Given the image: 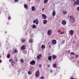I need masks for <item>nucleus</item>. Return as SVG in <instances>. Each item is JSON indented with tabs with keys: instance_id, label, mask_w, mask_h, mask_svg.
<instances>
[{
	"instance_id": "nucleus-11",
	"label": "nucleus",
	"mask_w": 79,
	"mask_h": 79,
	"mask_svg": "<svg viewBox=\"0 0 79 79\" xmlns=\"http://www.w3.org/2000/svg\"><path fill=\"white\" fill-rule=\"evenodd\" d=\"M62 24L63 25H65L66 24V22L65 20H63L62 22Z\"/></svg>"
},
{
	"instance_id": "nucleus-37",
	"label": "nucleus",
	"mask_w": 79,
	"mask_h": 79,
	"mask_svg": "<svg viewBox=\"0 0 79 79\" xmlns=\"http://www.w3.org/2000/svg\"><path fill=\"white\" fill-rule=\"evenodd\" d=\"M19 1V0H15V2H18Z\"/></svg>"
},
{
	"instance_id": "nucleus-1",
	"label": "nucleus",
	"mask_w": 79,
	"mask_h": 79,
	"mask_svg": "<svg viewBox=\"0 0 79 79\" xmlns=\"http://www.w3.org/2000/svg\"><path fill=\"white\" fill-rule=\"evenodd\" d=\"M69 17L70 19L71 23H74L75 21V17L73 16H69Z\"/></svg>"
},
{
	"instance_id": "nucleus-23",
	"label": "nucleus",
	"mask_w": 79,
	"mask_h": 79,
	"mask_svg": "<svg viewBox=\"0 0 79 79\" xmlns=\"http://www.w3.org/2000/svg\"><path fill=\"white\" fill-rule=\"evenodd\" d=\"M10 62H15V61L13 60V59H9Z\"/></svg>"
},
{
	"instance_id": "nucleus-50",
	"label": "nucleus",
	"mask_w": 79,
	"mask_h": 79,
	"mask_svg": "<svg viewBox=\"0 0 79 79\" xmlns=\"http://www.w3.org/2000/svg\"><path fill=\"white\" fill-rule=\"evenodd\" d=\"M50 65H49L48 66V68H50Z\"/></svg>"
},
{
	"instance_id": "nucleus-9",
	"label": "nucleus",
	"mask_w": 79,
	"mask_h": 79,
	"mask_svg": "<svg viewBox=\"0 0 79 79\" xmlns=\"http://www.w3.org/2000/svg\"><path fill=\"white\" fill-rule=\"evenodd\" d=\"M42 16L44 19H47V15H45L43 14H42Z\"/></svg>"
},
{
	"instance_id": "nucleus-6",
	"label": "nucleus",
	"mask_w": 79,
	"mask_h": 79,
	"mask_svg": "<svg viewBox=\"0 0 79 79\" xmlns=\"http://www.w3.org/2000/svg\"><path fill=\"white\" fill-rule=\"evenodd\" d=\"M52 30H48L47 32V34L48 35H50L51 34H52Z\"/></svg>"
},
{
	"instance_id": "nucleus-52",
	"label": "nucleus",
	"mask_w": 79,
	"mask_h": 79,
	"mask_svg": "<svg viewBox=\"0 0 79 79\" xmlns=\"http://www.w3.org/2000/svg\"><path fill=\"white\" fill-rule=\"evenodd\" d=\"M6 33H7V32H5V34H6Z\"/></svg>"
},
{
	"instance_id": "nucleus-45",
	"label": "nucleus",
	"mask_w": 79,
	"mask_h": 79,
	"mask_svg": "<svg viewBox=\"0 0 79 79\" xmlns=\"http://www.w3.org/2000/svg\"><path fill=\"white\" fill-rule=\"evenodd\" d=\"M61 32V31H59V30L58 31V32L59 33V32Z\"/></svg>"
},
{
	"instance_id": "nucleus-7",
	"label": "nucleus",
	"mask_w": 79,
	"mask_h": 79,
	"mask_svg": "<svg viewBox=\"0 0 79 79\" xmlns=\"http://www.w3.org/2000/svg\"><path fill=\"white\" fill-rule=\"evenodd\" d=\"M52 43L53 45H55L56 44V41L55 40H53Z\"/></svg>"
},
{
	"instance_id": "nucleus-14",
	"label": "nucleus",
	"mask_w": 79,
	"mask_h": 79,
	"mask_svg": "<svg viewBox=\"0 0 79 79\" xmlns=\"http://www.w3.org/2000/svg\"><path fill=\"white\" fill-rule=\"evenodd\" d=\"M31 10L33 11H35V10H36V8H35V6H33L31 7Z\"/></svg>"
},
{
	"instance_id": "nucleus-10",
	"label": "nucleus",
	"mask_w": 79,
	"mask_h": 79,
	"mask_svg": "<svg viewBox=\"0 0 79 79\" xmlns=\"http://www.w3.org/2000/svg\"><path fill=\"white\" fill-rule=\"evenodd\" d=\"M21 48L22 50H24L26 49V46L24 45H23L21 47Z\"/></svg>"
},
{
	"instance_id": "nucleus-31",
	"label": "nucleus",
	"mask_w": 79,
	"mask_h": 79,
	"mask_svg": "<svg viewBox=\"0 0 79 79\" xmlns=\"http://www.w3.org/2000/svg\"><path fill=\"white\" fill-rule=\"evenodd\" d=\"M64 33V31H62L60 33V34H63Z\"/></svg>"
},
{
	"instance_id": "nucleus-15",
	"label": "nucleus",
	"mask_w": 79,
	"mask_h": 79,
	"mask_svg": "<svg viewBox=\"0 0 79 79\" xmlns=\"http://www.w3.org/2000/svg\"><path fill=\"white\" fill-rule=\"evenodd\" d=\"M52 16H55V15H56V12H55V11L53 10L52 11Z\"/></svg>"
},
{
	"instance_id": "nucleus-5",
	"label": "nucleus",
	"mask_w": 79,
	"mask_h": 79,
	"mask_svg": "<svg viewBox=\"0 0 79 79\" xmlns=\"http://www.w3.org/2000/svg\"><path fill=\"white\" fill-rule=\"evenodd\" d=\"M31 65H34L35 64V61L34 60H32L30 62Z\"/></svg>"
},
{
	"instance_id": "nucleus-48",
	"label": "nucleus",
	"mask_w": 79,
	"mask_h": 79,
	"mask_svg": "<svg viewBox=\"0 0 79 79\" xmlns=\"http://www.w3.org/2000/svg\"><path fill=\"white\" fill-rule=\"evenodd\" d=\"M68 53H70V51H68Z\"/></svg>"
},
{
	"instance_id": "nucleus-34",
	"label": "nucleus",
	"mask_w": 79,
	"mask_h": 79,
	"mask_svg": "<svg viewBox=\"0 0 79 79\" xmlns=\"http://www.w3.org/2000/svg\"><path fill=\"white\" fill-rule=\"evenodd\" d=\"M41 79H44V77L43 76H42L41 77Z\"/></svg>"
},
{
	"instance_id": "nucleus-51",
	"label": "nucleus",
	"mask_w": 79,
	"mask_h": 79,
	"mask_svg": "<svg viewBox=\"0 0 79 79\" xmlns=\"http://www.w3.org/2000/svg\"><path fill=\"white\" fill-rule=\"evenodd\" d=\"M44 8H43L42 9V10L44 11Z\"/></svg>"
},
{
	"instance_id": "nucleus-36",
	"label": "nucleus",
	"mask_w": 79,
	"mask_h": 79,
	"mask_svg": "<svg viewBox=\"0 0 79 79\" xmlns=\"http://www.w3.org/2000/svg\"><path fill=\"white\" fill-rule=\"evenodd\" d=\"M66 13H67V12H66V11H64V14H65V15H66Z\"/></svg>"
},
{
	"instance_id": "nucleus-40",
	"label": "nucleus",
	"mask_w": 79,
	"mask_h": 79,
	"mask_svg": "<svg viewBox=\"0 0 79 79\" xmlns=\"http://www.w3.org/2000/svg\"><path fill=\"white\" fill-rule=\"evenodd\" d=\"M18 61V59H17V58H16V60H15V61L17 62Z\"/></svg>"
},
{
	"instance_id": "nucleus-3",
	"label": "nucleus",
	"mask_w": 79,
	"mask_h": 79,
	"mask_svg": "<svg viewBox=\"0 0 79 79\" xmlns=\"http://www.w3.org/2000/svg\"><path fill=\"white\" fill-rule=\"evenodd\" d=\"M79 5V0H77L76 1H75L73 4V6H76V5Z\"/></svg>"
},
{
	"instance_id": "nucleus-32",
	"label": "nucleus",
	"mask_w": 79,
	"mask_h": 79,
	"mask_svg": "<svg viewBox=\"0 0 79 79\" xmlns=\"http://www.w3.org/2000/svg\"><path fill=\"white\" fill-rule=\"evenodd\" d=\"M22 42L23 43H24V42H25V39H23V40H22Z\"/></svg>"
},
{
	"instance_id": "nucleus-29",
	"label": "nucleus",
	"mask_w": 79,
	"mask_h": 79,
	"mask_svg": "<svg viewBox=\"0 0 79 79\" xmlns=\"http://www.w3.org/2000/svg\"><path fill=\"white\" fill-rule=\"evenodd\" d=\"M29 41L30 43H31H31H32V42L33 41L31 39H30Z\"/></svg>"
},
{
	"instance_id": "nucleus-41",
	"label": "nucleus",
	"mask_w": 79,
	"mask_h": 79,
	"mask_svg": "<svg viewBox=\"0 0 79 79\" xmlns=\"http://www.w3.org/2000/svg\"><path fill=\"white\" fill-rule=\"evenodd\" d=\"M62 43H63V44H64V40H63L62 41Z\"/></svg>"
},
{
	"instance_id": "nucleus-18",
	"label": "nucleus",
	"mask_w": 79,
	"mask_h": 79,
	"mask_svg": "<svg viewBox=\"0 0 79 79\" xmlns=\"http://www.w3.org/2000/svg\"><path fill=\"white\" fill-rule=\"evenodd\" d=\"M52 66L54 68H56L57 67V65L56 64H53Z\"/></svg>"
},
{
	"instance_id": "nucleus-20",
	"label": "nucleus",
	"mask_w": 79,
	"mask_h": 79,
	"mask_svg": "<svg viewBox=\"0 0 79 79\" xmlns=\"http://www.w3.org/2000/svg\"><path fill=\"white\" fill-rule=\"evenodd\" d=\"M41 48L42 49H44L45 48V45L44 44L42 45L41 46Z\"/></svg>"
},
{
	"instance_id": "nucleus-27",
	"label": "nucleus",
	"mask_w": 79,
	"mask_h": 79,
	"mask_svg": "<svg viewBox=\"0 0 79 79\" xmlns=\"http://www.w3.org/2000/svg\"><path fill=\"white\" fill-rule=\"evenodd\" d=\"M7 58H10V54H8L7 55Z\"/></svg>"
},
{
	"instance_id": "nucleus-47",
	"label": "nucleus",
	"mask_w": 79,
	"mask_h": 79,
	"mask_svg": "<svg viewBox=\"0 0 79 79\" xmlns=\"http://www.w3.org/2000/svg\"><path fill=\"white\" fill-rule=\"evenodd\" d=\"M76 0H71V1H73V2H74Z\"/></svg>"
},
{
	"instance_id": "nucleus-42",
	"label": "nucleus",
	"mask_w": 79,
	"mask_h": 79,
	"mask_svg": "<svg viewBox=\"0 0 79 79\" xmlns=\"http://www.w3.org/2000/svg\"><path fill=\"white\" fill-rule=\"evenodd\" d=\"M2 62V60H0V63H1Z\"/></svg>"
},
{
	"instance_id": "nucleus-39",
	"label": "nucleus",
	"mask_w": 79,
	"mask_h": 79,
	"mask_svg": "<svg viewBox=\"0 0 79 79\" xmlns=\"http://www.w3.org/2000/svg\"><path fill=\"white\" fill-rule=\"evenodd\" d=\"M41 67H42V65L40 64L39 65V68H41Z\"/></svg>"
},
{
	"instance_id": "nucleus-54",
	"label": "nucleus",
	"mask_w": 79,
	"mask_h": 79,
	"mask_svg": "<svg viewBox=\"0 0 79 79\" xmlns=\"http://www.w3.org/2000/svg\"><path fill=\"white\" fill-rule=\"evenodd\" d=\"M31 0H29V2H30V1H31Z\"/></svg>"
},
{
	"instance_id": "nucleus-16",
	"label": "nucleus",
	"mask_w": 79,
	"mask_h": 79,
	"mask_svg": "<svg viewBox=\"0 0 79 79\" xmlns=\"http://www.w3.org/2000/svg\"><path fill=\"white\" fill-rule=\"evenodd\" d=\"M48 60L49 61H52V56H50L48 57Z\"/></svg>"
},
{
	"instance_id": "nucleus-22",
	"label": "nucleus",
	"mask_w": 79,
	"mask_h": 79,
	"mask_svg": "<svg viewBox=\"0 0 79 79\" xmlns=\"http://www.w3.org/2000/svg\"><path fill=\"white\" fill-rule=\"evenodd\" d=\"M14 52L15 53H18V50H17V49H15L14 50Z\"/></svg>"
},
{
	"instance_id": "nucleus-38",
	"label": "nucleus",
	"mask_w": 79,
	"mask_h": 79,
	"mask_svg": "<svg viewBox=\"0 0 79 79\" xmlns=\"http://www.w3.org/2000/svg\"><path fill=\"white\" fill-rule=\"evenodd\" d=\"M50 72L52 73H53V71L52 70H51L50 71Z\"/></svg>"
},
{
	"instance_id": "nucleus-30",
	"label": "nucleus",
	"mask_w": 79,
	"mask_h": 79,
	"mask_svg": "<svg viewBox=\"0 0 79 79\" xmlns=\"http://www.w3.org/2000/svg\"><path fill=\"white\" fill-rule=\"evenodd\" d=\"M78 57H79V55L77 54L75 55V57L76 58H78Z\"/></svg>"
},
{
	"instance_id": "nucleus-2",
	"label": "nucleus",
	"mask_w": 79,
	"mask_h": 79,
	"mask_svg": "<svg viewBox=\"0 0 79 79\" xmlns=\"http://www.w3.org/2000/svg\"><path fill=\"white\" fill-rule=\"evenodd\" d=\"M40 76V71H37L35 73V76L36 77H39Z\"/></svg>"
},
{
	"instance_id": "nucleus-35",
	"label": "nucleus",
	"mask_w": 79,
	"mask_h": 79,
	"mask_svg": "<svg viewBox=\"0 0 79 79\" xmlns=\"http://www.w3.org/2000/svg\"><path fill=\"white\" fill-rule=\"evenodd\" d=\"M77 11H79V6L77 7Z\"/></svg>"
},
{
	"instance_id": "nucleus-12",
	"label": "nucleus",
	"mask_w": 79,
	"mask_h": 79,
	"mask_svg": "<svg viewBox=\"0 0 79 79\" xmlns=\"http://www.w3.org/2000/svg\"><path fill=\"white\" fill-rule=\"evenodd\" d=\"M42 56V54H39L38 55L37 57V59H40L41 57Z\"/></svg>"
},
{
	"instance_id": "nucleus-28",
	"label": "nucleus",
	"mask_w": 79,
	"mask_h": 79,
	"mask_svg": "<svg viewBox=\"0 0 79 79\" xmlns=\"http://www.w3.org/2000/svg\"><path fill=\"white\" fill-rule=\"evenodd\" d=\"M48 2V0H44V3H47Z\"/></svg>"
},
{
	"instance_id": "nucleus-4",
	"label": "nucleus",
	"mask_w": 79,
	"mask_h": 79,
	"mask_svg": "<svg viewBox=\"0 0 79 79\" xmlns=\"http://www.w3.org/2000/svg\"><path fill=\"white\" fill-rule=\"evenodd\" d=\"M33 23H36V24H39V19H36L35 20H33Z\"/></svg>"
},
{
	"instance_id": "nucleus-49",
	"label": "nucleus",
	"mask_w": 79,
	"mask_h": 79,
	"mask_svg": "<svg viewBox=\"0 0 79 79\" xmlns=\"http://www.w3.org/2000/svg\"><path fill=\"white\" fill-rule=\"evenodd\" d=\"M70 79H74L73 77H71V78H70Z\"/></svg>"
},
{
	"instance_id": "nucleus-19",
	"label": "nucleus",
	"mask_w": 79,
	"mask_h": 79,
	"mask_svg": "<svg viewBox=\"0 0 79 79\" xmlns=\"http://www.w3.org/2000/svg\"><path fill=\"white\" fill-rule=\"evenodd\" d=\"M24 7L25 8V9H27V8H28V6H27V5L26 4H24Z\"/></svg>"
},
{
	"instance_id": "nucleus-17",
	"label": "nucleus",
	"mask_w": 79,
	"mask_h": 79,
	"mask_svg": "<svg viewBox=\"0 0 79 79\" xmlns=\"http://www.w3.org/2000/svg\"><path fill=\"white\" fill-rule=\"evenodd\" d=\"M47 23V20H44L43 21V24H46Z\"/></svg>"
},
{
	"instance_id": "nucleus-46",
	"label": "nucleus",
	"mask_w": 79,
	"mask_h": 79,
	"mask_svg": "<svg viewBox=\"0 0 79 79\" xmlns=\"http://www.w3.org/2000/svg\"><path fill=\"white\" fill-rule=\"evenodd\" d=\"M49 48H51V45H49Z\"/></svg>"
},
{
	"instance_id": "nucleus-8",
	"label": "nucleus",
	"mask_w": 79,
	"mask_h": 79,
	"mask_svg": "<svg viewBox=\"0 0 79 79\" xmlns=\"http://www.w3.org/2000/svg\"><path fill=\"white\" fill-rule=\"evenodd\" d=\"M69 34L70 35H73L74 34V31L71 30L69 31Z\"/></svg>"
},
{
	"instance_id": "nucleus-43",
	"label": "nucleus",
	"mask_w": 79,
	"mask_h": 79,
	"mask_svg": "<svg viewBox=\"0 0 79 79\" xmlns=\"http://www.w3.org/2000/svg\"><path fill=\"white\" fill-rule=\"evenodd\" d=\"M24 53H25V54H26V51H25L23 52Z\"/></svg>"
},
{
	"instance_id": "nucleus-25",
	"label": "nucleus",
	"mask_w": 79,
	"mask_h": 79,
	"mask_svg": "<svg viewBox=\"0 0 79 79\" xmlns=\"http://www.w3.org/2000/svg\"><path fill=\"white\" fill-rule=\"evenodd\" d=\"M20 62L22 63H23L24 62V60L23 59H20Z\"/></svg>"
},
{
	"instance_id": "nucleus-53",
	"label": "nucleus",
	"mask_w": 79,
	"mask_h": 79,
	"mask_svg": "<svg viewBox=\"0 0 79 79\" xmlns=\"http://www.w3.org/2000/svg\"><path fill=\"white\" fill-rule=\"evenodd\" d=\"M12 66H14V64H12Z\"/></svg>"
},
{
	"instance_id": "nucleus-44",
	"label": "nucleus",
	"mask_w": 79,
	"mask_h": 79,
	"mask_svg": "<svg viewBox=\"0 0 79 79\" xmlns=\"http://www.w3.org/2000/svg\"><path fill=\"white\" fill-rule=\"evenodd\" d=\"M71 59H72V60H73L74 58L73 57H71Z\"/></svg>"
},
{
	"instance_id": "nucleus-24",
	"label": "nucleus",
	"mask_w": 79,
	"mask_h": 79,
	"mask_svg": "<svg viewBox=\"0 0 79 79\" xmlns=\"http://www.w3.org/2000/svg\"><path fill=\"white\" fill-rule=\"evenodd\" d=\"M28 74L29 75H31L32 74V72L31 71H28Z\"/></svg>"
},
{
	"instance_id": "nucleus-26",
	"label": "nucleus",
	"mask_w": 79,
	"mask_h": 79,
	"mask_svg": "<svg viewBox=\"0 0 79 79\" xmlns=\"http://www.w3.org/2000/svg\"><path fill=\"white\" fill-rule=\"evenodd\" d=\"M75 54V53L74 52H71L70 53V55H74Z\"/></svg>"
},
{
	"instance_id": "nucleus-21",
	"label": "nucleus",
	"mask_w": 79,
	"mask_h": 79,
	"mask_svg": "<svg viewBox=\"0 0 79 79\" xmlns=\"http://www.w3.org/2000/svg\"><path fill=\"white\" fill-rule=\"evenodd\" d=\"M33 29H35L36 28V26L35 25H33L32 26Z\"/></svg>"
},
{
	"instance_id": "nucleus-33",
	"label": "nucleus",
	"mask_w": 79,
	"mask_h": 79,
	"mask_svg": "<svg viewBox=\"0 0 79 79\" xmlns=\"http://www.w3.org/2000/svg\"><path fill=\"white\" fill-rule=\"evenodd\" d=\"M11 19V17L9 16L8 17V19Z\"/></svg>"
},
{
	"instance_id": "nucleus-13",
	"label": "nucleus",
	"mask_w": 79,
	"mask_h": 79,
	"mask_svg": "<svg viewBox=\"0 0 79 79\" xmlns=\"http://www.w3.org/2000/svg\"><path fill=\"white\" fill-rule=\"evenodd\" d=\"M52 57L53 60H55V59L57 58V56L55 55H52Z\"/></svg>"
},
{
	"instance_id": "nucleus-55",
	"label": "nucleus",
	"mask_w": 79,
	"mask_h": 79,
	"mask_svg": "<svg viewBox=\"0 0 79 79\" xmlns=\"http://www.w3.org/2000/svg\"><path fill=\"white\" fill-rule=\"evenodd\" d=\"M1 58V56L0 55V58Z\"/></svg>"
}]
</instances>
